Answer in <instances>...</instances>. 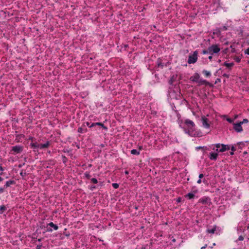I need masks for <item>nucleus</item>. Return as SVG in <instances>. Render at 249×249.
<instances>
[{"mask_svg": "<svg viewBox=\"0 0 249 249\" xmlns=\"http://www.w3.org/2000/svg\"><path fill=\"white\" fill-rule=\"evenodd\" d=\"M231 147L229 145L217 143L214 145L213 148L216 153H211L210 156H218V152H223L227 150H230Z\"/></svg>", "mask_w": 249, "mask_h": 249, "instance_id": "obj_1", "label": "nucleus"}, {"mask_svg": "<svg viewBox=\"0 0 249 249\" xmlns=\"http://www.w3.org/2000/svg\"><path fill=\"white\" fill-rule=\"evenodd\" d=\"M184 123L188 128V131L186 132L190 135H193V132L194 130L195 124L194 122L189 119L185 121Z\"/></svg>", "mask_w": 249, "mask_h": 249, "instance_id": "obj_2", "label": "nucleus"}, {"mask_svg": "<svg viewBox=\"0 0 249 249\" xmlns=\"http://www.w3.org/2000/svg\"><path fill=\"white\" fill-rule=\"evenodd\" d=\"M198 52L196 51L192 55H189L188 59V63L193 64L196 62L197 60Z\"/></svg>", "mask_w": 249, "mask_h": 249, "instance_id": "obj_3", "label": "nucleus"}, {"mask_svg": "<svg viewBox=\"0 0 249 249\" xmlns=\"http://www.w3.org/2000/svg\"><path fill=\"white\" fill-rule=\"evenodd\" d=\"M220 51V49L217 44H213L209 47V53L213 55V53H217Z\"/></svg>", "mask_w": 249, "mask_h": 249, "instance_id": "obj_4", "label": "nucleus"}, {"mask_svg": "<svg viewBox=\"0 0 249 249\" xmlns=\"http://www.w3.org/2000/svg\"><path fill=\"white\" fill-rule=\"evenodd\" d=\"M23 150V147L19 145H16L13 146L11 149V151L14 152L13 154H19Z\"/></svg>", "mask_w": 249, "mask_h": 249, "instance_id": "obj_5", "label": "nucleus"}, {"mask_svg": "<svg viewBox=\"0 0 249 249\" xmlns=\"http://www.w3.org/2000/svg\"><path fill=\"white\" fill-rule=\"evenodd\" d=\"M233 128L237 132H240L243 130L241 123L240 122L238 123H233Z\"/></svg>", "mask_w": 249, "mask_h": 249, "instance_id": "obj_6", "label": "nucleus"}, {"mask_svg": "<svg viewBox=\"0 0 249 249\" xmlns=\"http://www.w3.org/2000/svg\"><path fill=\"white\" fill-rule=\"evenodd\" d=\"M40 143V140L36 141L35 139L34 141H33V142H31L30 146H31V148H33L35 151L36 149H38V146Z\"/></svg>", "mask_w": 249, "mask_h": 249, "instance_id": "obj_7", "label": "nucleus"}, {"mask_svg": "<svg viewBox=\"0 0 249 249\" xmlns=\"http://www.w3.org/2000/svg\"><path fill=\"white\" fill-rule=\"evenodd\" d=\"M209 200H210V199L209 198V197L204 196L200 198L198 200V203H201L202 204H206L208 203V202Z\"/></svg>", "mask_w": 249, "mask_h": 249, "instance_id": "obj_8", "label": "nucleus"}, {"mask_svg": "<svg viewBox=\"0 0 249 249\" xmlns=\"http://www.w3.org/2000/svg\"><path fill=\"white\" fill-rule=\"evenodd\" d=\"M203 125L206 128L210 127V124L209 123V120L205 116H203L201 118Z\"/></svg>", "mask_w": 249, "mask_h": 249, "instance_id": "obj_9", "label": "nucleus"}, {"mask_svg": "<svg viewBox=\"0 0 249 249\" xmlns=\"http://www.w3.org/2000/svg\"><path fill=\"white\" fill-rule=\"evenodd\" d=\"M197 192V191L196 190H195L193 192L189 193L185 195L184 196L189 199H193L195 196V194H196Z\"/></svg>", "mask_w": 249, "mask_h": 249, "instance_id": "obj_10", "label": "nucleus"}, {"mask_svg": "<svg viewBox=\"0 0 249 249\" xmlns=\"http://www.w3.org/2000/svg\"><path fill=\"white\" fill-rule=\"evenodd\" d=\"M197 83H198L200 85L204 84V85H205L206 86H209L210 87H213V84L208 82L206 80L200 79V80H198Z\"/></svg>", "mask_w": 249, "mask_h": 249, "instance_id": "obj_11", "label": "nucleus"}, {"mask_svg": "<svg viewBox=\"0 0 249 249\" xmlns=\"http://www.w3.org/2000/svg\"><path fill=\"white\" fill-rule=\"evenodd\" d=\"M200 75L198 73H195L193 76L190 78V80L193 82H197L199 79Z\"/></svg>", "mask_w": 249, "mask_h": 249, "instance_id": "obj_12", "label": "nucleus"}, {"mask_svg": "<svg viewBox=\"0 0 249 249\" xmlns=\"http://www.w3.org/2000/svg\"><path fill=\"white\" fill-rule=\"evenodd\" d=\"M50 144V142L48 141H47L45 143H40L39 144L38 148L40 149H45L48 147L49 145Z\"/></svg>", "mask_w": 249, "mask_h": 249, "instance_id": "obj_13", "label": "nucleus"}, {"mask_svg": "<svg viewBox=\"0 0 249 249\" xmlns=\"http://www.w3.org/2000/svg\"><path fill=\"white\" fill-rule=\"evenodd\" d=\"M85 127H86V125L85 124H83L81 127L78 128V130H77L78 132L82 133H85V132H87V131H88L87 128H85Z\"/></svg>", "mask_w": 249, "mask_h": 249, "instance_id": "obj_14", "label": "nucleus"}, {"mask_svg": "<svg viewBox=\"0 0 249 249\" xmlns=\"http://www.w3.org/2000/svg\"><path fill=\"white\" fill-rule=\"evenodd\" d=\"M15 183V181L13 180H8L6 182L5 184L4 185V187L7 188L10 187L11 185L14 184Z\"/></svg>", "mask_w": 249, "mask_h": 249, "instance_id": "obj_15", "label": "nucleus"}, {"mask_svg": "<svg viewBox=\"0 0 249 249\" xmlns=\"http://www.w3.org/2000/svg\"><path fill=\"white\" fill-rule=\"evenodd\" d=\"M223 65L224 66H226V67H227L228 69H229L231 70V68L234 65V63L232 62V63H227V62H224Z\"/></svg>", "mask_w": 249, "mask_h": 249, "instance_id": "obj_16", "label": "nucleus"}, {"mask_svg": "<svg viewBox=\"0 0 249 249\" xmlns=\"http://www.w3.org/2000/svg\"><path fill=\"white\" fill-rule=\"evenodd\" d=\"M48 226H49L50 227H52L53 228V229L55 230V231H56L58 229V226L55 224H54L53 222H51L50 223H49L48 224Z\"/></svg>", "mask_w": 249, "mask_h": 249, "instance_id": "obj_17", "label": "nucleus"}, {"mask_svg": "<svg viewBox=\"0 0 249 249\" xmlns=\"http://www.w3.org/2000/svg\"><path fill=\"white\" fill-rule=\"evenodd\" d=\"M196 150L201 149L204 152L203 154L205 155V154H206L205 151L209 150V148L206 146H202V147L199 146V147H196Z\"/></svg>", "mask_w": 249, "mask_h": 249, "instance_id": "obj_18", "label": "nucleus"}, {"mask_svg": "<svg viewBox=\"0 0 249 249\" xmlns=\"http://www.w3.org/2000/svg\"><path fill=\"white\" fill-rule=\"evenodd\" d=\"M176 77L174 75L172 76L169 81V84L170 85H173V83L176 80Z\"/></svg>", "mask_w": 249, "mask_h": 249, "instance_id": "obj_19", "label": "nucleus"}, {"mask_svg": "<svg viewBox=\"0 0 249 249\" xmlns=\"http://www.w3.org/2000/svg\"><path fill=\"white\" fill-rule=\"evenodd\" d=\"M95 124H96L97 125L101 126L105 130H107V127L102 123H95Z\"/></svg>", "mask_w": 249, "mask_h": 249, "instance_id": "obj_20", "label": "nucleus"}, {"mask_svg": "<svg viewBox=\"0 0 249 249\" xmlns=\"http://www.w3.org/2000/svg\"><path fill=\"white\" fill-rule=\"evenodd\" d=\"M6 210V207L4 205L0 206V214H2Z\"/></svg>", "mask_w": 249, "mask_h": 249, "instance_id": "obj_21", "label": "nucleus"}, {"mask_svg": "<svg viewBox=\"0 0 249 249\" xmlns=\"http://www.w3.org/2000/svg\"><path fill=\"white\" fill-rule=\"evenodd\" d=\"M202 73L207 77H210L211 75L210 72L206 70H203Z\"/></svg>", "mask_w": 249, "mask_h": 249, "instance_id": "obj_22", "label": "nucleus"}, {"mask_svg": "<svg viewBox=\"0 0 249 249\" xmlns=\"http://www.w3.org/2000/svg\"><path fill=\"white\" fill-rule=\"evenodd\" d=\"M244 145V144L243 142L238 143L236 144L238 150L241 149L242 148V146Z\"/></svg>", "mask_w": 249, "mask_h": 249, "instance_id": "obj_23", "label": "nucleus"}, {"mask_svg": "<svg viewBox=\"0 0 249 249\" xmlns=\"http://www.w3.org/2000/svg\"><path fill=\"white\" fill-rule=\"evenodd\" d=\"M24 135L23 134H19V135H17L16 136V140H18V141H19V140L20 139H21V138H23L24 137Z\"/></svg>", "mask_w": 249, "mask_h": 249, "instance_id": "obj_24", "label": "nucleus"}, {"mask_svg": "<svg viewBox=\"0 0 249 249\" xmlns=\"http://www.w3.org/2000/svg\"><path fill=\"white\" fill-rule=\"evenodd\" d=\"M130 153L133 155H139V152L136 149H133L130 151Z\"/></svg>", "mask_w": 249, "mask_h": 249, "instance_id": "obj_25", "label": "nucleus"}, {"mask_svg": "<svg viewBox=\"0 0 249 249\" xmlns=\"http://www.w3.org/2000/svg\"><path fill=\"white\" fill-rule=\"evenodd\" d=\"M84 175L88 179H89L91 177V175H90L89 173L88 172H85L84 174Z\"/></svg>", "mask_w": 249, "mask_h": 249, "instance_id": "obj_26", "label": "nucleus"}, {"mask_svg": "<svg viewBox=\"0 0 249 249\" xmlns=\"http://www.w3.org/2000/svg\"><path fill=\"white\" fill-rule=\"evenodd\" d=\"M158 67H161V68H162L163 67V65L161 62V60H158Z\"/></svg>", "mask_w": 249, "mask_h": 249, "instance_id": "obj_27", "label": "nucleus"}, {"mask_svg": "<svg viewBox=\"0 0 249 249\" xmlns=\"http://www.w3.org/2000/svg\"><path fill=\"white\" fill-rule=\"evenodd\" d=\"M215 229L213 228L211 229H208L207 232L210 233H214L215 232Z\"/></svg>", "mask_w": 249, "mask_h": 249, "instance_id": "obj_28", "label": "nucleus"}, {"mask_svg": "<svg viewBox=\"0 0 249 249\" xmlns=\"http://www.w3.org/2000/svg\"><path fill=\"white\" fill-rule=\"evenodd\" d=\"M4 170L2 166V164L0 163V175H2L3 173V171Z\"/></svg>", "mask_w": 249, "mask_h": 249, "instance_id": "obj_29", "label": "nucleus"}, {"mask_svg": "<svg viewBox=\"0 0 249 249\" xmlns=\"http://www.w3.org/2000/svg\"><path fill=\"white\" fill-rule=\"evenodd\" d=\"M231 150L232 151H238L236 145H235L234 146L232 145V146L231 147Z\"/></svg>", "mask_w": 249, "mask_h": 249, "instance_id": "obj_30", "label": "nucleus"}, {"mask_svg": "<svg viewBox=\"0 0 249 249\" xmlns=\"http://www.w3.org/2000/svg\"><path fill=\"white\" fill-rule=\"evenodd\" d=\"M91 182L94 184H97L98 183V180L95 178H92L91 179Z\"/></svg>", "mask_w": 249, "mask_h": 249, "instance_id": "obj_31", "label": "nucleus"}, {"mask_svg": "<svg viewBox=\"0 0 249 249\" xmlns=\"http://www.w3.org/2000/svg\"><path fill=\"white\" fill-rule=\"evenodd\" d=\"M112 186L114 189H117L119 187V184L117 183H112Z\"/></svg>", "mask_w": 249, "mask_h": 249, "instance_id": "obj_32", "label": "nucleus"}, {"mask_svg": "<svg viewBox=\"0 0 249 249\" xmlns=\"http://www.w3.org/2000/svg\"><path fill=\"white\" fill-rule=\"evenodd\" d=\"M234 59L235 60L236 62H238V63L240 62L241 61V58H240L238 56H235V57L234 58Z\"/></svg>", "mask_w": 249, "mask_h": 249, "instance_id": "obj_33", "label": "nucleus"}, {"mask_svg": "<svg viewBox=\"0 0 249 249\" xmlns=\"http://www.w3.org/2000/svg\"><path fill=\"white\" fill-rule=\"evenodd\" d=\"M249 122V120L247 119H244L241 122H240V123H241V124L244 123H247Z\"/></svg>", "mask_w": 249, "mask_h": 249, "instance_id": "obj_34", "label": "nucleus"}, {"mask_svg": "<svg viewBox=\"0 0 249 249\" xmlns=\"http://www.w3.org/2000/svg\"><path fill=\"white\" fill-rule=\"evenodd\" d=\"M202 53L203 54H207L208 53H209V48H208V50H203Z\"/></svg>", "mask_w": 249, "mask_h": 249, "instance_id": "obj_35", "label": "nucleus"}, {"mask_svg": "<svg viewBox=\"0 0 249 249\" xmlns=\"http://www.w3.org/2000/svg\"><path fill=\"white\" fill-rule=\"evenodd\" d=\"M226 120L230 123H232L233 121L232 119L229 118H227Z\"/></svg>", "mask_w": 249, "mask_h": 249, "instance_id": "obj_36", "label": "nucleus"}, {"mask_svg": "<svg viewBox=\"0 0 249 249\" xmlns=\"http://www.w3.org/2000/svg\"><path fill=\"white\" fill-rule=\"evenodd\" d=\"M244 239V237L242 235H240L238 237L239 241H243Z\"/></svg>", "mask_w": 249, "mask_h": 249, "instance_id": "obj_37", "label": "nucleus"}, {"mask_svg": "<svg viewBox=\"0 0 249 249\" xmlns=\"http://www.w3.org/2000/svg\"><path fill=\"white\" fill-rule=\"evenodd\" d=\"M228 48H226V49H225L222 51V52H223V53L224 54H226V53H227V52H228Z\"/></svg>", "mask_w": 249, "mask_h": 249, "instance_id": "obj_38", "label": "nucleus"}, {"mask_svg": "<svg viewBox=\"0 0 249 249\" xmlns=\"http://www.w3.org/2000/svg\"><path fill=\"white\" fill-rule=\"evenodd\" d=\"M217 157H210L211 160H215Z\"/></svg>", "mask_w": 249, "mask_h": 249, "instance_id": "obj_39", "label": "nucleus"}, {"mask_svg": "<svg viewBox=\"0 0 249 249\" xmlns=\"http://www.w3.org/2000/svg\"><path fill=\"white\" fill-rule=\"evenodd\" d=\"M245 53L246 54H247L249 55V48H248L247 50H245Z\"/></svg>", "mask_w": 249, "mask_h": 249, "instance_id": "obj_40", "label": "nucleus"}, {"mask_svg": "<svg viewBox=\"0 0 249 249\" xmlns=\"http://www.w3.org/2000/svg\"><path fill=\"white\" fill-rule=\"evenodd\" d=\"M222 75H223V77H226L227 78H228L229 77V75L227 74L226 73H224Z\"/></svg>", "mask_w": 249, "mask_h": 249, "instance_id": "obj_41", "label": "nucleus"}, {"mask_svg": "<svg viewBox=\"0 0 249 249\" xmlns=\"http://www.w3.org/2000/svg\"><path fill=\"white\" fill-rule=\"evenodd\" d=\"M220 81H221V80H220V78H217L216 80L215 81V84H216V83H217L218 82H220Z\"/></svg>", "mask_w": 249, "mask_h": 249, "instance_id": "obj_42", "label": "nucleus"}, {"mask_svg": "<svg viewBox=\"0 0 249 249\" xmlns=\"http://www.w3.org/2000/svg\"><path fill=\"white\" fill-rule=\"evenodd\" d=\"M41 247H42V246L40 245H37L36 247V249H41Z\"/></svg>", "mask_w": 249, "mask_h": 249, "instance_id": "obj_43", "label": "nucleus"}, {"mask_svg": "<svg viewBox=\"0 0 249 249\" xmlns=\"http://www.w3.org/2000/svg\"><path fill=\"white\" fill-rule=\"evenodd\" d=\"M97 125L96 124H95V123H92L89 126V127H93L94 126H96Z\"/></svg>", "mask_w": 249, "mask_h": 249, "instance_id": "obj_44", "label": "nucleus"}, {"mask_svg": "<svg viewBox=\"0 0 249 249\" xmlns=\"http://www.w3.org/2000/svg\"><path fill=\"white\" fill-rule=\"evenodd\" d=\"M46 231H49V232H52L53 231L52 229L50 228H47Z\"/></svg>", "mask_w": 249, "mask_h": 249, "instance_id": "obj_45", "label": "nucleus"}, {"mask_svg": "<svg viewBox=\"0 0 249 249\" xmlns=\"http://www.w3.org/2000/svg\"><path fill=\"white\" fill-rule=\"evenodd\" d=\"M35 139V138L33 137H30L29 138V140H31L32 142H33V141H34Z\"/></svg>", "mask_w": 249, "mask_h": 249, "instance_id": "obj_46", "label": "nucleus"}, {"mask_svg": "<svg viewBox=\"0 0 249 249\" xmlns=\"http://www.w3.org/2000/svg\"><path fill=\"white\" fill-rule=\"evenodd\" d=\"M204 177V175L203 174H200L199 175V178L200 179Z\"/></svg>", "mask_w": 249, "mask_h": 249, "instance_id": "obj_47", "label": "nucleus"}, {"mask_svg": "<svg viewBox=\"0 0 249 249\" xmlns=\"http://www.w3.org/2000/svg\"><path fill=\"white\" fill-rule=\"evenodd\" d=\"M66 157H63V162L65 163L66 161Z\"/></svg>", "mask_w": 249, "mask_h": 249, "instance_id": "obj_48", "label": "nucleus"}, {"mask_svg": "<svg viewBox=\"0 0 249 249\" xmlns=\"http://www.w3.org/2000/svg\"><path fill=\"white\" fill-rule=\"evenodd\" d=\"M4 192V188H0V193H2Z\"/></svg>", "mask_w": 249, "mask_h": 249, "instance_id": "obj_49", "label": "nucleus"}, {"mask_svg": "<svg viewBox=\"0 0 249 249\" xmlns=\"http://www.w3.org/2000/svg\"><path fill=\"white\" fill-rule=\"evenodd\" d=\"M201 182H202V180H201V179H200V178H199V179L197 181V183L198 184H200V183H201Z\"/></svg>", "mask_w": 249, "mask_h": 249, "instance_id": "obj_50", "label": "nucleus"}, {"mask_svg": "<svg viewBox=\"0 0 249 249\" xmlns=\"http://www.w3.org/2000/svg\"><path fill=\"white\" fill-rule=\"evenodd\" d=\"M207 247V245L206 244L204 246H203L201 248V249H205L206 248V247Z\"/></svg>", "mask_w": 249, "mask_h": 249, "instance_id": "obj_51", "label": "nucleus"}, {"mask_svg": "<svg viewBox=\"0 0 249 249\" xmlns=\"http://www.w3.org/2000/svg\"><path fill=\"white\" fill-rule=\"evenodd\" d=\"M223 29L224 30H227V27H226V26H224L223 27Z\"/></svg>", "mask_w": 249, "mask_h": 249, "instance_id": "obj_52", "label": "nucleus"}, {"mask_svg": "<svg viewBox=\"0 0 249 249\" xmlns=\"http://www.w3.org/2000/svg\"><path fill=\"white\" fill-rule=\"evenodd\" d=\"M84 124L87 126H89V122H86V123Z\"/></svg>", "mask_w": 249, "mask_h": 249, "instance_id": "obj_53", "label": "nucleus"}, {"mask_svg": "<svg viewBox=\"0 0 249 249\" xmlns=\"http://www.w3.org/2000/svg\"><path fill=\"white\" fill-rule=\"evenodd\" d=\"M238 117V115H235L234 117V119H236Z\"/></svg>", "mask_w": 249, "mask_h": 249, "instance_id": "obj_54", "label": "nucleus"}, {"mask_svg": "<svg viewBox=\"0 0 249 249\" xmlns=\"http://www.w3.org/2000/svg\"><path fill=\"white\" fill-rule=\"evenodd\" d=\"M124 173L125 175H128L129 174V172L128 171H125Z\"/></svg>", "mask_w": 249, "mask_h": 249, "instance_id": "obj_55", "label": "nucleus"}, {"mask_svg": "<svg viewBox=\"0 0 249 249\" xmlns=\"http://www.w3.org/2000/svg\"><path fill=\"white\" fill-rule=\"evenodd\" d=\"M230 154L231 155H233L234 154V151H231V152H230Z\"/></svg>", "mask_w": 249, "mask_h": 249, "instance_id": "obj_56", "label": "nucleus"}, {"mask_svg": "<svg viewBox=\"0 0 249 249\" xmlns=\"http://www.w3.org/2000/svg\"><path fill=\"white\" fill-rule=\"evenodd\" d=\"M212 58H213V56H212V55H211V56H210L209 57V59L210 60H211L212 59Z\"/></svg>", "mask_w": 249, "mask_h": 249, "instance_id": "obj_57", "label": "nucleus"}, {"mask_svg": "<svg viewBox=\"0 0 249 249\" xmlns=\"http://www.w3.org/2000/svg\"><path fill=\"white\" fill-rule=\"evenodd\" d=\"M3 180V178L0 177V182Z\"/></svg>", "mask_w": 249, "mask_h": 249, "instance_id": "obj_58", "label": "nucleus"}, {"mask_svg": "<svg viewBox=\"0 0 249 249\" xmlns=\"http://www.w3.org/2000/svg\"><path fill=\"white\" fill-rule=\"evenodd\" d=\"M235 49H234V48H233V49H232V50H231V52H232V53H234V52H235Z\"/></svg>", "mask_w": 249, "mask_h": 249, "instance_id": "obj_59", "label": "nucleus"}, {"mask_svg": "<svg viewBox=\"0 0 249 249\" xmlns=\"http://www.w3.org/2000/svg\"><path fill=\"white\" fill-rule=\"evenodd\" d=\"M180 199H181V198H178V202H180Z\"/></svg>", "mask_w": 249, "mask_h": 249, "instance_id": "obj_60", "label": "nucleus"}, {"mask_svg": "<svg viewBox=\"0 0 249 249\" xmlns=\"http://www.w3.org/2000/svg\"><path fill=\"white\" fill-rule=\"evenodd\" d=\"M247 154V152H246V151H244L243 152V154Z\"/></svg>", "mask_w": 249, "mask_h": 249, "instance_id": "obj_61", "label": "nucleus"}, {"mask_svg": "<svg viewBox=\"0 0 249 249\" xmlns=\"http://www.w3.org/2000/svg\"><path fill=\"white\" fill-rule=\"evenodd\" d=\"M95 186L92 187V189H95Z\"/></svg>", "mask_w": 249, "mask_h": 249, "instance_id": "obj_62", "label": "nucleus"}, {"mask_svg": "<svg viewBox=\"0 0 249 249\" xmlns=\"http://www.w3.org/2000/svg\"><path fill=\"white\" fill-rule=\"evenodd\" d=\"M38 241H41V239H38Z\"/></svg>", "mask_w": 249, "mask_h": 249, "instance_id": "obj_63", "label": "nucleus"}, {"mask_svg": "<svg viewBox=\"0 0 249 249\" xmlns=\"http://www.w3.org/2000/svg\"><path fill=\"white\" fill-rule=\"evenodd\" d=\"M101 146H102V147H104V145L103 144H102Z\"/></svg>", "mask_w": 249, "mask_h": 249, "instance_id": "obj_64", "label": "nucleus"}]
</instances>
